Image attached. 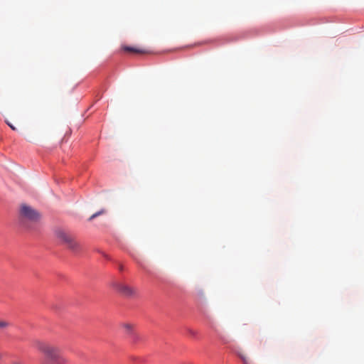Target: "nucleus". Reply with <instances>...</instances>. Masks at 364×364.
Returning <instances> with one entry per match:
<instances>
[{"instance_id":"nucleus-1","label":"nucleus","mask_w":364,"mask_h":364,"mask_svg":"<svg viewBox=\"0 0 364 364\" xmlns=\"http://www.w3.org/2000/svg\"><path fill=\"white\" fill-rule=\"evenodd\" d=\"M32 345L48 363L63 364L69 362L63 348L58 345L41 338L33 339Z\"/></svg>"},{"instance_id":"nucleus-2","label":"nucleus","mask_w":364,"mask_h":364,"mask_svg":"<svg viewBox=\"0 0 364 364\" xmlns=\"http://www.w3.org/2000/svg\"><path fill=\"white\" fill-rule=\"evenodd\" d=\"M55 236L60 244L65 245L73 252H77L80 250V244L76 241L75 238L65 230L62 229L55 230Z\"/></svg>"},{"instance_id":"nucleus-3","label":"nucleus","mask_w":364,"mask_h":364,"mask_svg":"<svg viewBox=\"0 0 364 364\" xmlns=\"http://www.w3.org/2000/svg\"><path fill=\"white\" fill-rule=\"evenodd\" d=\"M20 215L23 219L31 222H38L41 219V214L31 206L26 204L21 205Z\"/></svg>"},{"instance_id":"nucleus-4","label":"nucleus","mask_w":364,"mask_h":364,"mask_svg":"<svg viewBox=\"0 0 364 364\" xmlns=\"http://www.w3.org/2000/svg\"><path fill=\"white\" fill-rule=\"evenodd\" d=\"M112 287L125 296H132L136 294L135 289L125 284L114 282L112 284Z\"/></svg>"},{"instance_id":"nucleus-5","label":"nucleus","mask_w":364,"mask_h":364,"mask_svg":"<svg viewBox=\"0 0 364 364\" xmlns=\"http://www.w3.org/2000/svg\"><path fill=\"white\" fill-rule=\"evenodd\" d=\"M123 50L126 51V52H132V53H144L145 51L144 50H141V49H138V48H134V47H130V46H124L122 48Z\"/></svg>"},{"instance_id":"nucleus-6","label":"nucleus","mask_w":364,"mask_h":364,"mask_svg":"<svg viewBox=\"0 0 364 364\" xmlns=\"http://www.w3.org/2000/svg\"><path fill=\"white\" fill-rule=\"evenodd\" d=\"M122 327L127 333L132 334L134 331V326L132 323H123Z\"/></svg>"},{"instance_id":"nucleus-7","label":"nucleus","mask_w":364,"mask_h":364,"mask_svg":"<svg viewBox=\"0 0 364 364\" xmlns=\"http://www.w3.org/2000/svg\"><path fill=\"white\" fill-rule=\"evenodd\" d=\"M10 323L6 320L0 319V330H4L10 326Z\"/></svg>"},{"instance_id":"nucleus-8","label":"nucleus","mask_w":364,"mask_h":364,"mask_svg":"<svg viewBox=\"0 0 364 364\" xmlns=\"http://www.w3.org/2000/svg\"><path fill=\"white\" fill-rule=\"evenodd\" d=\"M105 213H106V210H105V209H102V210H100V211H98V212H97V213H94L93 215H92L90 217V218L88 219V220H89V221H91V220H92L94 218H97V217H98V216H100V215H103V214H105Z\"/></svg>"},{"instance_id":"nucleus-9","label":"nucleus","mask_w":364,"mask_h":364,"mask_svg":"<svg viewBox=\"0 0 364 364\" xmlns=\"http://www.w3.org/2000/svg\"><path fill=\"white\" fill-rule=\"evenodd\" d=\"M134 361L139 362V363L144 362V360L141 358H134Z\"/></svg>"},{"instance_id":"nucleus-10","label":"nucleus","mask_w":364,"mask_h":364,"mask_svg":"<svg viewBox=\"0 0 364 364\" xmlns=\"http://www.w3.org/2000/svg\"><path fill=\"white\" fill-rule=\"evenodd\" d=\"M6 124L13 129L16 130V127L13 126L11 124H10L9 122H6Z\"/></svg>"},{"instance_id":"nucleus-11","label":"nucleus","mask_w":364,"mask_h":364,"mask_svg":"<svg viewBox=\"0 0 364 364\" xmlns=\"http://www.w3.org/2000/svg\"><path fill=\"white\" fill-rule=\"evenodd\" d=\"M139 339V336H136V335H134V341H136Z\"/></svg>"},{"instance_id":"nucleus-12","label":"nucleus","mask_w":364,"mask_h":364,"mask_svg":"<svg viewBox=\"0 0 364 364\" xmlns=\"http://www.w3.org/2000/svg\"><path fill=\"white\" fill-rule=\"evenodd\" d=\"M119 269L120 271H122V270H123V266H122V265H119Z\"/></svg>"},{"instance_id":"nucleus-13","label":"nucleus","mask_w":364,"mask_h":364,"mask_svg":"<svg viewBox=\"0 0 364 364\" xmlns=\"http://www.w3.org/2000/svg\"><path fill=\"white\" fill-rule=\"evenodd\" d=\"M2 357H3L2 355L0 354V362H3L4 361L3 359H2Z\"/></svg>"}]
</instances>
